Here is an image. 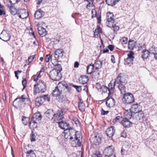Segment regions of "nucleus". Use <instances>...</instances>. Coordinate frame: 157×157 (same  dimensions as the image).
I'll list each match as a JSON object with an SVG mask.
<instances>
[{"label":"nucleus","mask_w":157,"mask_h":157,"mask_svg":"<svg viewBox=\"0 0 157 157\" xmlns=\"http://www.w3.org/2000/svg\"><path fill=\"white\" fill-rule=\"evenodd\" d=\"M31 104L30 99L25 94L18 96L14 101L13 105L15 107L22 108L25 105H29Z\"/></svg>","instance_id":"nucleus-1"},{"label":"nucleus","mask_w":157,"mask_h":157,"mask_svg":"<svg viewBox=\"0 0 157 157\" xmlns=\"http://www.w3.org/2000/svg\"><path fill=\"white\" fill-rule=\"evenodd\" d=\"M46 83L43 81L40 80L34 86V94L35 95L37 93H44L46 90Z\"/></svg>","instance_id":"nucleus-2"},{"label":"nucleus","mask_w":157,"mask_h":157,"mask_svg":"<svg viewBox=\"0 0 157 157\" xmlns=\"http://www.w3.org/2000/svg\"><path fill=\"white\" fill-rule=\"evenodd\" d=\"M134 97L132 94L128 92L124 94L122 101L124 104H129L133 103L134 101Z\"/></svg>","instance_id":"nucleus-3"},{"label":"nucleus","mask_w":157,"mask_h":157,"mask_svg":"<svg viewBox=\"0 0 157 157\" xmlns=\"http://www.w3.org/2000/svg\"><path fill=\"white\" fill-rule=\"evenodd\" d=\"M69 132L70 134V139L72 140L74 139L73 137L72 136V134H71V133H73V135L74 136V137L75 138V142L77 143V144L78 146H80L81 144L82 137H80V135L77 134H76V132L72 129L69 130Z\"/></svg>","instance_id":"nucleus-4"},{"label":"nucleus","mask_w":157,"mask_h":157,"mask_svg":"<svg viewBox=\"0 0 157 157\" xmlns=\"http://www.w3.org/2000/svg\"><path fill=\"white\" fill-rule=\"evenodd\" d=\"M114 148L112 145L109 146L105 148L103 152V154L108 157H116L114 152Z\"/></svg>","instance_id":"nucleus-5"},{"label":"nucleus","mask_w":157,"mask_h":157,"mask_svg":"<svg viewBox=\"0 0 157 157\" xmlns=\"http://www.w3.org/2000/svg\"><path fill=\"white\" fill-rule=\"evenodd\" d=\"M49 76L53 80L55 81L59 80L61 78V73L57 72L56 70L53 69L49 73Z\"/></svg>","instance_id":"nucleus-6"},{"label":"nucleus","mask_w":157,"mask_h":157,"mask_svg":"<svg viewBox=\"0 0 157 157\" xmlns=\"http://www.w3.org/2000/svg\"><path fill=\"white\" fill-rule=\"evenodd\" d=\"M63 85L59 82L57 86L56 87L55 89H54L52 93V95L55 97L59 96L63 93V90L62 87Z\"/></svg>","instance_id":"nucleus-7"},{"label":"nucleus","mask_w":157,"mask_h":157,"mask_svg":"<svg viewBox=\"0 0 157 157\" xmlns=\"http://www.w3.org/2000/svg\"><path fill=\"white\" fill-rule=\"evenodd\" d=\"M67 110V109H62L58 110L56 113H55L54 119L57 121L61 120L63 118V112L66 111Z\"/></svg>","instance_id":"nucleus-8"},{"label":"nucleus","mask_w":157,"mask_h":157,"mask_svg":"<svg viewBox=\"0 0 157 157\" xmlns=\"http://www.w3.org/2000/svg\"><path fill=\"white\" fill-rule=\"evenodd\" d=\"M115 82L120 85H123L126 83V77L125 76L122 74H119L117 77L115 79Z\"/></svg>","instance_id":"nucleus-9"},{"label":"nucleus","mask_w":157,"mask_h":157,"mask_svg":"<svg viewBox=\"0 0 157 157\" xmlns=\"http://www.w3.org/2000/svg\"><path fill=\"white\" fill-rule=\"evenodd\" d=\"M10 37L9 31L7 30H3L0 34V39L4 41L9 40Z\"/></svg>","instance_id":"nucleus-10"},{"label":"nucleus","mask_w":157,"mask_h":157,"mask_svg":"<svg viewBox=\"0 0 157 157\" xmlns=\"http://www.w3.org/2000/svg\"><path fill=\"white\" fill-rule=\"evenodd\" d=\"M144 114L143 111H141L134 114V118L136 120L139 121L140 122H144Z\"/></svg>","instance_id":"nucleus-11"},{"label":"nucleus","mask_w":157,"mask_h":157,"mask_svg":"<svg viewBox=\"0 0 157 157\" xmlns=\"http://www.w3.org/2000/svg\"><path fill=\"white\" fill-rule=\"evenodd\" d=\"M64 51L61 49H59L55 51L54 56V60L62 58L63 56Z\"/></svg>","instance_id":"nucleus-12"},{"label":"nucleus","mask_w":157,"mask_h":157,"mask_svg":"<svg viewBox=\"0 0 157 157\" xmlns=\"http://www.w3.org/2000/svg\"><path fill=\"white\" fill-rule=\"evenodd\" d=\"M18 14L19 17L22 19L26 18L29 16L28 13L24 9L19 10L18 11Z\"/></svg>","instance_id":"nucleus-13"},{"label":"nucleus","mask_w":157,"mask_h":157,"mask_svg":"<svg viewBox=\"0 0 157 157\" xmlns=\"http://www.w3.org/2000/svg\"><path fill=\"white\" fill-rule=\"evenodd\" d=\"M101 136L99 134L95 135L91 140L93 141V144L95 145H98L101 142Z\"/></svg>","instance_id":"nucleus-14"},{"label":"nucleus","mask_w":157,"mask_h":157,"mask_svg":"<svg viewBox=\"0 0 157 157\" xmlns=\"http://www.w3.org/2000/svg\"><path fill=\"white\" fill-rule=\"evenodd\" d=\"M133 52L132 51H130L128 54V57L125 59V63L127 64H129L131 62H132L133 60L134 57Z\"/></svg>","instance_id":"nucleus-15"},{"label":"nucleus","mask_w":157,"mask_h":157,"mask_svg":"<svg viewBox=\"0 0 157 157\" xmlns=\"http://www.w3.org/2000/svg\"><path fill=\"white\" fill-rule=\"evenodd\" d=\"M115 132V129L114 128V127L111 126L107 128L106 131V133L107 136L109 137H111L114 135Z\"/></svg>","instance_id":"nucleus-16"},{"label":"nucleus","mask_w":157,"mask_h":157,"mask_svg":"<svg viewBox=\"0 0 157 157\" xmlns=\"http://www.w3.org/2000/svg\"><path fill=\"white\" fill-rule=\"evenodd\" d=\"M58 125L61 129H63L64 131L68 129L69 125L66 122L61 121L58 123Z\"/></svg>","instance_id":"nucleus-17"},{"label":"nucleus","mask_w":157,"mask_h":157,"mask_svg":"<svg viewBox=\"0 0 157 157\" xmlns=\"http://www.w3.org/2000/svg\"><path fill=\"white\" fill-rule=\"evenodd\" d=\"M131 110L134 113V114L141 111V107L140 105L137 103L132 105Z\"/></svg>","instance_id":"nucleus-18"},{"label":"nucleus","mask_w":157,"mask_h":157,"mask_svg":"<svg viewBox=\"0 0 157 157\" xmlns=\"http://www.w3.org/2000/svg\"><path fill=\"white\" fill-rule=\"evenodd\" d=\"M121 124L125 128H128L131 126L132 123L129 121L128 119L124 118L122 121Z\"/></svg>","instance_id":"nucleus-19"},{"label":"nucleus","mask_w":157,"mask_h":157,"mask_svg":"<svg viewBox=\"0 0 157 157\" xmlns=\"http://www.w3.org/2000/svg\"><path fill=\"white\" fill-rule=\"evenodd\" d=\"M92 17L93 18L96 17L98 21V23H100L101 22V14L100 13H97L96 10L94 9H92L91 11Z\"/></svg>","instance_id":"nucleus-20"},{"label":"nucleus","mask_w":157,"mask_h":157,"mask_svg":"<svg viewBox=\"0 0 157 157\" xmlns=\"http://www.w3.org/2000/svg\"><path fill=\"white\" fill-rule=\"evenodd\" d=\"M106 104L108 107H113L115 105V100L112 98H110L106 101Z\"/></svg>","instance_id":"nucleus-21"},{"label":"nucleus","mask_w":157,"mask_h":157,"mask_svg":"<svg viewBox=\"0 0 157 157\" xmlns=\"http://www.w3.org/2000/svg\"><path fill=\"white\" fill-rule=\"evenodd\" d=\"M116 82L115 81H111L109 83L108 87L109 88V93L108 94H111L113 92L114 87Z\"/></svg>","instance_id":"nucleus-22"},{"label":"nucleus","mask_w":157,"mask_h":157,"mask_svg":"<svg viewBox=\"0 0 157 157\" xmlns=\"http://www.w3.org/2000/svg\"><path fill=\"white\" fill-rule=\"evenodd\" d=\"M107 22H106L107 25L108 26L110 27H114L113 23L114 22V17H109L108 18H106Z\"/></svg>","instance_id":"nucleus-23"},{"label":"nucleus","mask_w":157,"mask_h":157,"mask_svg":"<svg viewBox=\"0 0 157 157\" xmlns=\"http://www.w3.org/2000/svg\"><path fill=\"white\" fill-rule=\"evenodd\" d=\"M42 119L41 115L39 112H37L33 114L32 118V121H40Z\"/></svg>","instance_id":"nucleus-24"},{"label":"nucleus","mask_w":157,"mask_h":157,"mask_svg":"<svg viewBox=\"0 0 157 157\" xmlns=\"http://www.w3.org/2000/svg\"><path fill=\"white\" fill-rule=\"evenodd\" d=\"M55 113L52 110L48 109L45 113L46 116L49 119H53L54 117Z\"/></svg>","instance_id":"nucleus-25"},{"label":"nucleus","mask_w":157,"mask_h":157,"mask_svg":"<svg viewBox=\"0 0 157 157\" xmlns=\"http://www.w3.org/2000/svg\"><path fill=\"white\" fill-rule=\"evenodd\" d=\"M44 102V99L42 96L37 97L35 99V104L36 106H39Z\"/></svg>","instance_id":"nucleus-26"},{"label":"nucleus","mask_w":157,"mask_h":157,"mask_svg":"<svg viewBox=\"0 0 157 157\" xmlns=\"http://www.w3.org/2000/svg\"><path fill=\"white\" fill-rule=\"evenodd\" d=\"M88 80V77L86 75L82 76L79 78L80 83L82 84L86 83Z\"/></svg>","instance_id":"nucleus-27"},{"label":"nucleus","mask_w":157,"mask_h":157,"mask_svg":"<svg viewBox=\"0 0 157 157\" xmlns=\"http://www.w3.org/2000/svg\"><path fill=\"white\" fill-rule=\"evenodd\" d=\"M38 33L39 35L43 37L45 36L47 34V31L45 29L41 26L39 27L38 28Z\"/></svg>","instance_id":"nucleus-28"},{"label":"nucleus","mask_w":157,"mask_h":157,"mask_svg":"<svg viewBox=\"0 0 157 157\" xmlns=\"http://www.w3.org/2000/svg\"><path fill=\"white\" fill-rule=\"evenodd\" d=\"M136 45V41L130 39L128 41V48L130 50H133Z\"/></svg>","instance_id":"nucleus-29"},{"label":"nucleus","mask_w":157,"mask_h":157,"mask_svg":"<svg viewBox=\"0 0 157 157\" xmlns=\"http://www.w3.org/2000/svg\"><path fill=\"white\" fill-rule=\"evenodd\" d=\"M44 12L41 10H38L36 12L34 17L36 19H39L42 17L43 15Z\"/></svg>","instance_id":"nucleus-30"},{"label":"nucleus","mask_w":157,"mask_h":157,"mask_svg":"<svg viewBox=\"0 0 157 157\" xmlns=\"http://www.w3.org/2000/svg\"><path fill=\"white\" fill-rule=\"evenodd\" d=\"M94 68V65L91 63L88 65L87 67L86 72L89 74H90L93 72Z\"/></svg>","instance_id":"nucleus-31"},{"label":"nucleus","mask_w":157,"mask_h":157,"mask_svg":"<svg viewBox=\"0 0 157 157\" xmlns=\"http://www.w3.org/2000/svg\"><path fill=\"white\" fill-rule=\"evenodd\" d=\"M62 85H63V86L62 87L63 91L66 89L67 91L68 92H70L71 90V87L69 86L64 81H62L60 82Z\"/></svg>","instance_id":"nucleus-32"},{"label":"nucleus","mask_w":157,"mask_h":157,"mask_svg":"<svg viewBox=\"0 0 157 157\" xmlns=\"http://www.w3.org/2000/svg\"><path fill=\"white\" fill-rule=\"evenodd\" d=\"M9 9L11 14L13 15L18 14V11H19V10H17L14 6H10L9 7Z\"/></svg>","instance_id":"nucleus-33"},{"label":"nucleus","mask_w":157,"mask_h":157,"mask_svg":"<svg viewBox=\"0 0 157 157\" xmlns=\"http://www.w3.org/2000/svg\"><path fill=\"white\" fill-rule=\"evenodd\" d=\"M78 106L79 109L81 111H84L85 110V105L81 99H80V101L78 103Z\"/></svg>","instance_id":"nucleus-34"},{"label":"nucleus","mask_w":157,"mask_h":157,"mask_svg":"<svg viewBox=\"0 0 157 157\" xmlns=\"http://www.w3.org/2000/svg\"><path fill=\"white\" fill-rule=\"evenodd\" d=\"M150 54V52L145 49L142 52V57L144 59H146L148 57Z\"/></svg>","instance_id":"nucleus-35"},{"label":"nucleus","mask_w":157,"mask_h":157,"mask_svg":"<svg viewBox=\"0 0 157 157\" xmlns=\"http://www.w3.org/2000/svg\"><path fill=\"white\" fill-rule=\"evenodd\" d=\"M118 87L121 94H126V88L124 86V84L120 85H118Z\"/></svg>","instance_id":"nucleus-36"},{"label":"nucleus","mask_w":157,"mask_h":157,"mask_svg":"<svg viewBox=\"0 0 157 157\" xmlns=\"http://www.w3.org/2000/svg\"><path fill=\"white\" fill-rule=\"evenodd\" d=\"M29 127L32 129L36 128L37 127V123L35 121H32L29 123Z\"/></svg>","instance_id":"nucleus-37"},{"label":"nucleus","mask_w":157,"mask_h":157,"mask_svg":"<svg viewBox=\"0 0 157 157\" xmlns=\"http://www.w3.org/2000/svg\"><path fill=\"white\" fill-rule=\"evenodd\" d=\"M118 2V0H106V3L109 5L113 6Z\"/></svg>","instance_id":"nucleus-38"},{"label":"nucleus","mask_w":157,"mask_h":157,"mask_svg":"<svg viewBox=\"0 0 157 157\" xmlns=\"http://www.w3.org/2000/svg\"><path fill=\"white\" fill-rule=\"evenodd\" d=\"M26 156L27 157H36V155L34 151L32 150H30L27 151Z\"/></svg>","instance_id":"nucleus-39"},{"label":"nucleus","mask_w":157,"mask_h":157,"mask_svg":"<svg viewBox=\"0 0 157 157\" xmlns=\"http://www.w3.org/2000/svg\"><path fill=\"white\" fill-rule=\"evenodd\" d=\"M102 65V63L100 61H97L95 62L94 67H95V69L98 70L99 68H101Z\"/></svg>","instance_id":"nucleus-40"},{"label":"nucleus","mask_w":157,"mask_h":157,"mask_svg":"<svg viewBox=\"0 0 157 157\" xmlns=\"http://www.w3.org/2000/svg\"><path fill=\"white\" fill-rule=\"evenodd\" d=\"M125 115L126 116V119H130L132 118V116H134V113H133V112L130 110V111L128 112H127L125 113Z\"/></svg>","instance_id":"nucleus-41"},{"label":"nucleus","mask_w":157,"mask_h":157,"mask_svg":"<svg viewBox=\"0 0 157 157\" xmlns=\"http://www.w3.org/2000/svg\"><path fill=\"white\" fill-rule=\"evenodd\" d=\"M100 76V72L98 70H95L94 71L93 74V78L95 79L98 78Z\"/></svg>","instance_id":"nucleus-42"},{"label":"nucleus","mask_w":157,"mask_h":157,"mask_svg":"<svg viewBox=\"0 0 157 157\" xmlns=\"http://www.w3.org/2000/svg\"><path fill=\"white\" fill-rule=\"evenodd\" d=\"M59 101L62 102H65L67 100L65 95H61V94L59 96Z\"/></svg>","instance_id":"nucleus-43"},{"label":"nucleus","mask_w":157,"mask_h":157,"mask_svg":"<svg viewBox=\"0 0 157 157\" xmlns=\"http://www.w3.org/2000/svg\"><path fill=\"white\" fill-rule=\"evenodd\" d=\"M150 53H152L154 55L157 53V48L154 47V46H152L149 49Z\"/></svg>","instance_id":"nucleus-44"},{"label":"nucleus","mask_w":157,"mask_h":157,"mask_svg":"<svg viewBox=\"0 0 157 157\" xmlns=\"http://www.w3.org/2000/svg\"><path fill=\"white\" fill-rule=\"evenodd\" d=\"M53 58H54V56L53 55L51 56L50 54L46 55L45 59L46 62L47 63L49 62L50 59L52 61V60L54 59Z\"/></svg>","instance_id":"nucleus-45"},{"label":"nucleus","mask_w":157,"mask_h":157,"mask_svg":"<svg viewBox=\"0 0 157 157\" xmlns=\"http://www.w3.org/2000/svg\"><path fill=\"white\" fill-rule=\"evenodd\" d=\"M21 120L23 124L25 125H26L27 124L29 120V119L27 117L23 116Z\"/></svg>","instance_id":"nucleus-46"},{"label":"nucleus","mask_w":157,"mask_h":157,"mask_svg":"<svg viewBox=\"0 0 157 157\" xmlns=\"http://www.w3.org/2000/svg\"><path fill=\"white\" fill-rule=\"evenodd\" d=\"M128 38L127 37H123L120 40V41L122 44H126L128 41Z\"/></svg>","instance_id":"nucleus-47"},{"label":"nucleus","mask_w":157,"mask_h":157,"mask_svg":"<svg viewBox=\"0 0 157 157\" xmlns=\"http://www.w3.org/2000/svg\"><path fill=\"white\" fill-rule=\"evenodd\" d=\"M121 118L119 116L117 117L114 119L113 121V122L114 124H116L118 122H120V120Z\"/></svg>","instance_id":"nucleus-48"},{"label":"nucleus","mask_w":157,"mask_h":157,"mask_svg":"<svg viewBox=\"0 0 157 157\" xmlns=\"http://www.w3.org/2000/svg\"><path fill=\"white\" fill-rule=\"evenodd\" d=\"M54 70H56L57 72H59V73H60V72L62 70V67L60 65L58 64L56 66V69Z\"/></svg>","instance_id":"nucleus-49"},{"label":"nucleus","mask_w":157,"mask_h":157,"mask_svg":"<svg viewBox=\"0 0 157 157\" xmlns=\"http://www.w3.org/2000/svg\"><path fill=\"white\" fill-rule=\"evenodd\" d=\"M35 56V55H33L30 56L28 57V60H27V61H28V62H29V63L33 61V59H34Z\"/></svg>","instance_id":"nucleus-50"},{"label":"nucleus","mask_w":157,"mask_h":157,"mask_svg":"<svg viewBox=\"0 0 157 157\" xmlns=\"http://www.w3.org/2000/svg\"><path fill=\"white\" fill-rule=\"evenodd\" d=\"M73 86L76 89L78 92H79L82 90L81 87V86L73 85Z\"/></svg>","instance_id":"nucleus-51"},{"label":"nucleus","mask_w":157,"mask_h":157,"mask_svg":"<svg viewBox=\"0 0 157 157\" xmlns=\"http://www.w3.org/2000/svg\"><path fill=\"white\" fill-rule=\"evenodd\" d=\"M93 157H102L101 154L99 152H97L93 155Z\"/></svg>","instance_id":"nucleus-52"},{"label":"nucleus","mask_w":157,"mask_h":157,"mask_svg":"<svg viewBox=\"0 0 157 157\" xmlns=\"http://www.w3.org/2000/svg\"><path fill=\"white\" fill-rule=\"evenodd\" d=\"M108 90V91H109L108 87H107L103 85L102 87L101 88V90H100V91L102 90L103 92H106Z\"/></svg>","instance_id":"nucleus-53"},{"label":"nucleus","mask_w":157,"mask_h":157,"mask_svg":"<svg viewBox=\"0 0 157 157\" xmlns=\"http://www.w3.org/2000/svg\"><path fill=\"white\" fill-rule=\"evenodd\" d=\"M72 120L76 125H79V121L77 118H76V117H73V118Z\"/></svg>","instance_id":"nucleus-54"},{"label":"nucleus","mask_w":157,"mask_h":157,"mask_svg":"<svg viewBox=\"0 0 157 157\" xmlns=\"http://www.w3.org/2000/svg\"><path fill=\"white\" fill-rule=\"evenodd\" d=\"M42 97L44 98V101H50V98L48 96V95H45L44 96H42Z\"/></svg>","instance_id":"nucleus-55"},{"label":"nucleus","mask_w":157,"mask_h":157,"mask_svg":"<svg viewBox=\"0 0 157 157\" xmlns=\"http://www.w3.org/2000/svg\"><path fill=\"white\" fill-rule=\"evenodd\" d=\"M96 87L98 89V90H101L102 87V86H101L100 84L98 83L96 85Z\"/></svg>","instance_id":"nucleus-56"},{"label":"nucleus","mask_w":157,"mask_h":157,"mask_svg":"<svg viewBox=\"0 0 157 157\" xmlns=\"http://www.w3.org/2000/svg\"><path fill=\"white\" fill-rule=\"evenodd\" d=\"M27 81L25 79H24L22 82V85L23 86V89H24L26 86Z\"/></svg>","instance_id":"nucleus-57"},{"label":"nucleus","mask_w":157,"mask_h":157,"mask_svg":"<svg viewBox=\"0 0 157 157\" xmlns=\"http://www.w3.org/2000/svg\"><path fill=\"white\" fill-rule=\"evenodd\" d=\"M101 115H105L107 114L109 112V111H105L102 108L101 109Z\"/></svg>","instance_id":"nucleus-58"},{"label":"nucleus","mask_w":157,"mask_h":157,"mask_svg":"<svg viewBox=\"0 0 157 157\" xmlns=\"http://www.w3.org/2000/svg\"><path fill=\"white\" fill-rule=\"evenodd\" d=\"M112 17H114L113 14L112 13L108 12L107 13L106 18H108Z\"/></svg>","instance_id":"nucleus-59"},{"label":"nucleus","mask_w":157,"mask_h":157,"mask_svg":"<svg viewBox=\"0 0 157 157\" xmlns=\"http://www.w3.org/2000/svg\"><path fill=\"white\" fill-rule=\"evenodd\" d=\"M95 31L99 33H102V29L100 27H98L96 29Z\"/></svg>","instance_id":"nucleus-60"},{"label":"nucleus","mask_w":157,"mask_h":157,"mask_svg":"<svg viewBox=\"0 0 157 157\" xmlns=\"http://www.w3.org/2000/svg\"><path fill=\"white\" fill-rule=\"evenodd\" d=\"M93 1L91 2H88V3L87 4L86 6V8L88 9H89V7H92L93 5V3L92 2Z\"/></svg>","instance_id":"nucleus-61"},{"label":"nucleus","mask_w":157,"mask_h":157,"mask_svg":"<svg viewBox=\"0 0 157 157\" xmlns=\"http://www.w3.org/2000/svg\"><path fill=\"white\" fill-rule=\"evenodd\" d=\"M21 71H19L18 70L17 71H15V76L16 77L17 79H18L19 77L18 76V73H21Z\"/></svg>","instance_id":"nucleus-62"},{"label":"nucleus","mask_w":157,"mask_h":157,"mask_svg":"<svg viewBox=\"0 0 157 157\" xmlns=\"http://www.w3.org/2000/svg\"><path fill=\"white\" fill-rule=\"evenodd\" d=\"M31 140L32 142L35 141V136L34 134H32V135L31 136Z\"/></svg>","instance_id":"nucleus-63"},{"label":"nucleus","mask_w":157,"mask_h":157,"mask_svg":"<svg viewBox=\"0 0 157 157\" xmlns=\"http://www.w3.org/2000/svg\"><path fill=\"white\" fill-rule=\"evenodd\" d=\"M121 137H125L127 136L126 133L124 131H123L121 132Z\"/></svg>","instance_id":"nucleus-64"}]
</instances>
